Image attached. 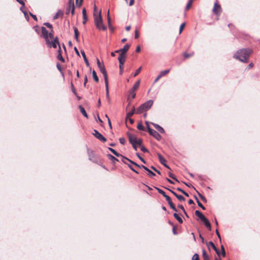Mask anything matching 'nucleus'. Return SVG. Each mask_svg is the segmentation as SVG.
Returning a JSON list of instances; mask_svg holds the SVG:
<instances>
[{"mask_svg": "<svg viewBox=\"0 0 260 260\" xmlns=\"http://www.w3.org/2000/svg\"><path fill=\"white\" fill-rule=\"evenodd\" d=\"M151 124L153 125V126L155 128V129L159 132L160 134H162V127H161L157 124L151 122Z\"/></svg>", "mask_w": 260, "mask_h": 260, "instance_id": "19", "label": "nucleus"}, {"mask_svg": "<svg viewBox=\"0 0 260 260\" xmlns=\"http://www.w3.org/2000/svg\"><path fill=\"white\" fill-rule=\"evenodd\" d=\"M169 173V177L172 178V179L175 180L176 181H177V179L176 178H175V177L174 176V175L172 173H171L170 172H168Z\"/></svg>", "mask_w": 260, "mask_h": 260, "instance_id": "47", "label": "nucleus"}, {"mask_svg": "<svg viewBox=\"0 0 260 260\" xmlns=\"http://www.w3.org/2000/svg\"><path fill=\"white\" fill-rule=\"evenodd\" d=\"M148 133L150 135L152 136L157 140H160L161 139V136L159 134L160 133L158 132V131H156L152 129H149V131L148 132Z\"/></svg>", "mask_w": 260, "mask_h": 260, "instance_id": "10", "label": "nucleus"}, {"mask_svg": "<svg viewBox=\"0 0 260 260\" xmlns=\"http://www.w3.org/2000/svg\"><path fill=\"white\" fill-rule=\"evenodd\" d=\"M191 260H199V255L197 253H195L192 257Z\"/></svg>", "mask_w": 260, "mask_h": 260, "instance_id": "41", "label": "nucleus"}, {"mask_svg": "<svg viewBox=\"0 0 260 260\" xmlns=\"http://www.w3.org/2000/svg\"><path fill=\"white\" fill-rule=\"evenodd\" d=\"M140 147L141 150L142 151H143V152H147L148 151L147 149L146 148H145L143 146H142V145H141V146H140Z\"/></svg>", "mask_w": 260, "mask_h": 260, "instance_id": "49", "label": "nucleus"}, {"mask_svg": "<svg viewBox=\"0 0 260 260\" xmlns=\"http://www.w3.org/2000/svg\"><path fill=\"white\" fill-rule=\"evenodd\" d=\"M59 14V12H58L57 13H56L55 14V15L53 17L54 19H56L58 18Z\"/></svg>", "mask_w": 260, "mask_h": 260, "instance_id": "61", "label": "nucleus"}, {"mask_svg": "<svg viewBox=\"0 0 260 260\" xmlns=\"http://www.w3.org/2000/svg\"><path fill=\"white\" fill-rule=\"evenodd\" d=\"M119 142L121 144H124L125 143V139L123 138H120L119 139Z\"/></svg>", "mask_w": 260, "mask_h": 260, "instance_id": "52", "label": "nucleus"}, {"mask_svg": "<svg viewBox=\"0 0 260 260\" xmlns=\"http://www.w3.org/2000/svg\"><path fill=\"white\" fill-rule=\"evenodd\" d=\"M109 149L110 151L116 156L119 157L121 156V155L119 154L118 152H117L114 149L111 148H109Z\"/></svg>", "mask_w": 260, "mask_h": 260, "instance_id": "32", "label": "nucleus"}, {"mask_svg": "<svg viewBox=\"0 0 260 260\" xmlns=\"http://www.w3.org/2000/svg\"><path fill=\"white\" fill-rule=\"evenodd\" d=\"M172 192L180 201H185V199L182 196L178 195L175 192Z\"/></svg>", "mask_w": 260, "mask_h": 260, "instance_id": "27", "label": "nucleus"}, {"mask_svg": "<svg viewBox=\"0 0 260 260\" xmlns=\"http://www.w3.org/2000/svg\"><path fill=\"white\" fill-rule=\"evenodd\" d=\"M49 33V32H48L45 27H42V34L46 42H49V39H48V34Z\"/></svg>", "mask_w": 260, "mask_h": 260, "instance_id": "14", "label": "nucleus"}, {"mask_svg": "<svg viewBox=\"0 0 260 260\" xmlns=\"http://www.w3.org/2000/svg\"><path fill=\"white\" fill-rule=\"evenodd\" d=\"M164 197H165L166 200L168 201V203L169 204L171 208L172 209H173L174 211H177L175 206L173 205V204L171 202L170 198L168 196L165 194L164 192Z\"/></svg>", "mask_w": 260, "mask_h": 260, "instance_id": "15", "label": "nucleus"}, {"mask_svg": "<svg viewBox=\"0 0 260 260\" xmlns=\"http://www.w3.org/2000/svg\"><path fill=\"white\" fill-rule=\"evenodd\" d=\"M173 215L179 223H182L183 222L182 218L179 216V215L178 214L175 213Z\"/></svg>", "mask_w": 260, "mask_h": 260, "instance_id": "28", "label": "nucleus"}, {"mask_svg": "<svg viewBox=\"0 0 260 260\" xmlns=\"http://www.w3.org/2000/svg\"><path fill=\"white\" fill-rule=\"evenodd\" d=\"M153 101L149 100L141 105L136 111V113L140 114L144 111L148 110L152 106Z\"/></svg>", "mask_w": 260, "mask_h": 260, "instance_id": "4", "label": "nucleus"}, {"mask_svg": "<svg viewBox=\"0 0 260 260\" xmlns=\"http://www.w3.org/2000/svg\"><path fill=\"white\" fill-rule=\"evenodd\" d=\"M19 4H21L23 7H24L25 4L23 0H16Z\"/></svg>", "mask_w": 260, "mask_h": 260, "instance_id": "57", "label": "nucleus"}, {"mask_svg": "<svg viewBox=\"0 0 260 260\" xmlns=\"http://www.w3.org/2000/svg\"><path fill=\"white\" fill-rule=\"evenodd\" d=\"M96 63L99 69H100V72L103 74L104 77V80H107L108 79V75L107 72L106 71L105 66L103 62H101L100 60L98 58H96Z\"/></svg>", "mask_w": 260, "mask_h": 260, "instance_id": "5", "label": "nucleus"}, {"mask_svg": "<svg viewBox=\"0 0 260 260\" xmlns=\"http://www.w3.org/2000/svg\"><path fill=\"white\" fill-rule=\"evenodd\" d=\"M92 77L94 79V80L98 82L99 81V78L96 75V72L94 70L92 71Z\"/></svg>", "mask_w": 260, "mask_h": 260, "instance_id": "29", "label": "nucleus"}, {"mask_svg": "<svg viewBox=\"0 0 260 260\" xmlns=\"http://www.w3.org/2000/svg\"><path fill=\"white\" fill-rule=\"evenodd\" d=\"M107 20H108L109 27L110 28L111 19H110V15H109V11H108V13H107Z\"/></svg>", "mask_w": 260, "mask_h": 260, "instance_id": "38", "label": "nucleus"}, {"mask_svg": "<svg viewBox=\"0 0 260 260\" xmlns=\"http://www.w3.org/2000/svg\"><path fill=\"white\" fill-rule=\"evenodd\" d=\"M198 203V206L200 207H201L202 209H203V210L205 209V207L202 204V203L199 201H198V203Z\"/></svg>", "mask_w": 260, "mask_h": 260, "instance_id": "46", "label": "nucleus"}, {"mask_svg": "<svg viewBox=\"0 0 260 260\" xmlns=\"http://www.w3.org/2000/svg\"><path fill=\"white\" fill-rule=\"evenodd\" d=\"M126 58L123 57H119L118 58V60L119 63V74L122 75L123 73V64L125 61Z\"/></svg>", "mask_w": 260, "mask_h": 260, "instance_id": "8", "label": "nucleus"}, {"mask_svg": "<svg viewBox=\"0 0 260 260\" xmlns=\"http://www.w3.org/2000/svg\"><path fill=\"white\" fill-rule=\"evenodd\" d=\"M139 37V32L137 30H136L135 32V38L138 39Z\"/></svg>", "mask_w": 260, "mask_h": 260, "instance_id": "54", "label": "nucleus"}, {"mask_svg": "<svg viewBox=\"0 0 260 260\" xmlns=\"http://www.w3.org/2000/svg\"><path fill=\"white\" fill-rule=\"evenodd\" d=\"M128 167H129V168L134 172H136V173H138V172L137 171H136L135 169H134V168H133L132 167L131 165H128Z\"/></svg>", "mask_w": 260, "mask_h": 260, "instance_id": "62", "label": "nucleus"}, {"mask_svg": "<svg viewBox=\"0 0 260 260\" xmlns=\"http://www.w3.org/2000/svg\"><path fill=\"white\" fill-rule=\"evenodd\" d=\"M203 258L209 257V256L206 253V252L205 249H203Z\"/></svg>", "mask_w": 260, "mask_h": 260, "instance_id": "45", "label": "nucleus"}, {"mask_svg": "<svg viewBox=\"0 0 260 260\" xmlns=\"http://www.w3.org/2000/svg\"><path fill=\"white\" fill-rule=\"evenodd\" d=\"M213 249L215 251L216 253H217V255H219L220 254V253H219V251L218 250V249H217V248L216 247L215 245H214L213 247H212Z\"/></svg>", "mask_w": 260, "mask_h": 260, "instance_id": "48", "label": "nucleus"}, {"mask_svg": "<svg viewBox=\"0 0 260 260\" xmlns=\"http://www.w3.org/2000/svg\"><path fill=\"white\" fill-rule=\"evenodd\" d=\"M178 207H179V208H180L181 209H182V211H183V212L184 213V214H186V212H185V209H184V207H183V206H182V205H179V206H178Z\"/></svg>", "mask_w": 260, "mask_h": 260, "instance_id": "59", "label": "nucleus"}, {"mask_svg": "<svg viewBox=\"0 0 260 260\" xmlns=\"http://www.w3.org/2000/svg\"><path fill=\"white\" fill-rule=\"evenodd\" d=\"M109 156L110 159L112 161H113L114 162L115 161H118V160L116 158H115V157H114V156H112V155H110H110H109Z\"/></svg>", "mask_w": 260, "mask_h": 260, "instance_id": "40", "label": "nucleus"}, {"mask_svg": "<svg viewBox=\"0 0 260 260\" xmlns=\"http://www.w3.org/2000/svg\"><path fill=\"white\" fill-rule=\"evenodd\" d=\"M142 68L140 67L135 72V73L133 75L134 77L137 76L141 71Z\"/></svg>", "mask_w": 260, "mask_h": 260, "instance_id": "35", "label": "nucleus"}, {"mask_svg": "<svg viewBox=\"0 0 260 260\" xmlns=\"http://www.w3.org/2000/svg\"><path fill=\"white\" fill-rule=\"evenodd\" d=\"M162 76V72H160L159 75L157 77V78L154 81L153 84L155 83L156 82L158 81V80Z\"/></svg>", "mask_w": 260, "mask_h": 260, "instance_id": "37", "label": "nucleus"}, {"mask_svg": "<svg viewBox=\"0 0 260 260\" xmlns=\"http://www.w3.org/2000/svg\"><path fill=\"white\" fill-rule=\"evenodd\" d=\"M87 154L88 156V158L90 160L92 161L94 163H98V158H96V156L95 155V154H94L92 150L88 149Z\"/></svg>", "mask_w": 260, "mask_h": 260, "instance_id": "7", "label": "nucleus"}, {"mask_svg": "<svg viewBox=\"0 0 260 260\" xmlns=\"http://www.w3.org/2000/svg\"><path fill=\"white\" fill-rule=\"evenodd\" d=\"M74 34H75V38L76 39V40L78 42L79 41V39H78V36H79V31H78V29L74 27Z\"/></svg>", "mask_w": 260, "mask_h": 260, "instance_id": "24", "label": "nucleus"}, {"mask_svg": "<svg viewBox=\"0 0 260 260\" xmlns=\"http://www.w3.org/2000/svg\"><path fill=\"white\" fill-rule=\"evenodd\" d=\"M93 16L96 27L100 30H105L106 27L103 24L101 11L97 14L93 13Z\"/></svg>", "mask_w": 260, "mask_h": 260, "instance_id": "2", "label": "nucleus"}, {"mask_svg": "<svg viewBox=\"0 0 260 260\" xmlns=\"http://www.w3.org/2000/svg\"><path fill=\"white\" fill-rule=\"evenodd\" d=\"M48 39H49L50 41H52V40H53V39H54L53 38V34L52 32H49L48 34Z\"/></svg>", "mask_w": 260, "mask_h": 260, "instance_id": "42", "label": "nucleus"}, {"mask_svg": "<svg viewBox=\"0 0 260 260\" xmlns=\"http://www.w3.org/2000/svg\"><path fill=\"white\" fill-rule=\"evenodd\" d=\"M216 234L218 238L219 239V240H221V237H220V235L217 229L216 230Z\"/></svg>", "mask_w": 260, "mask_h": 260, "instance_id": "60", "label": "nucleus"}, {"mask_svg": "<svg viewBox=\"0 0 260 260\" xmlns=\"http://www.w3.org/2000/svg\"><path fill=\"white\" fill-rule=\"evenodd\" d=\"M192 1L193 0H189V1L188 2L187 5H186V10H188L190 7H191V5H192Z\"/></svg>", "mask_w": 260, "mask_h": 260, "instance_id": "34", "label": "nucleus"}, {"mask_svg": "<svg viewBox=\"0 0 260 260\" xmlns=\"http://www.w3.org/2000/svg\"><path fill=\"white\" fill-rule=\"evenodd\" d=\"M213 11L216 15H219L221 12V7L217 3L214 4Z\"/></svg>", "mask_w": 260, "mask_h": 260, "instance_id": "13", "label": "nucleus"}, {"mask_svg": "<svg viewBox=\"0 0 260 260\" xmlns=\"http://www.w3.org/2000/svg\"><path fill=\"white\" fill-rule=\"evenodd\" d=\"M74 51H75V52H76V54H77L78 56H80L79 52V51L78 50V49H77V47H74Z\"/></svg>", "mask_w": 260, "mask_h": 260, "instance_id": "58", "label": "nucleus"}, {"mask_svg": "<svg viewBox=\"0 0 260 260\" xmlns=\"http://www.w3.org/2000/svg\"><path fill=\"white\" fill-rule=\"evenodd\" d=\"M121 157V161L122 162H123L125 164H127L126 162V161H128L129 162H130L131 164H134V165L136 166H138V167H141L140 166H139V165H138L136 163L134 162V161L129 160V159L127 158L126 157H124L122 155L120 156Z\"/></svg>", "mask_w": 260, "mask_h": 260, "instance_id": "16", "label": "nucleus"}, {"mask_svg": "<svg viewBox=\"0 0 260 260\" xmlns=\"http://www.w3.org/2000/svg\"><path fill=\"white\" fill-rule=\"evenodd\" d=\"M44 25H45L47 27L52 29V25L49 23H45Z\"/></svg>", "mask_w": 260, "mask_h": 260, "instance_id": "53", "label": "nucleus"}, {"mask_svg": "<svg viewBox=\"0 0 260 260\" xmlns=\"http://www.w3.org/2000/svg\"><path fill=\"white\" fill-rule=\"evenodd\" d=\"M252 50L250 49L238 50L234 55V57L243 62H247Z\"/></svg>", "mask_w": 260, "mask_h": 260, "instance_id": "1", "label": "nucleus"}, {"mask_svg": "<svg viewBox=\"0 0 260 260\" xmlns=\"http://www.w3.org/2000/svg\"><path fill=\"white\" fill-rule=\"evenodd\" d=\"M195 214L202 221L206 219V217L199 210L195 211Z\"/></svg>", "mask_w": 260, "mask_h": 260, "instance_id": "17", "label": "nucleus"}, {"mask_svg": "<svg viewBox=\"0 0 260 260\" xmlns=\"http://www.w3.org/2000/svg\"><path fill=\"white\" fill-rule=\"evenodd\" d=\"M69 8L71 9V13L72 15L74 14V5L73 3H69Z\"/></svg>", "mask_w": 260, "mask_h": 260, "instance_id": "31", "label": "nucleus"}, {"mask_svg": "<svg viewBox=\"0 0 260 260\" xmlns=\"http://www.w3.org/2000/svg\"><path fill=\"white\" fill-rule=\"evenodd\" d=\"M79 108L80 110L81 113L83 115V116L84 117L87 118L88 116H87V114L84 108L83 107H82L81 106H79Z\"/></svg>", "mask_w": 260, "mask_h": 260, "instance_id": "23", "label": "nucleus"}, {"mask_svg": "<svg viewBox=\"0 0 260 260\" xmlns=\"http://www.w3.org/2000/svg\"><path fill=\"white\" fill-rule=\"evenodd\" d=\"M128 139L130 143L132 144L133 148L137 150V148L141 146L142 141L141 139L137 138L133 135H128Z\"/></svg>", "mask_w": 260, "mask_h": 260, "instance_id": "3", "label": "nucleus"}, {"mask_svg": "<svg viewBox=\"0 0 260 260\" xmlns=\"http://www.w3.org/2000/svg\"><path fill=\"white\" fill-rule=\"evenodd\" d=\"M158 157L160 163L162 164V156H161L160 154H158Z\"/></svg>", "mask_w": 260, "mask_h": 260, "instance_id": "63", "label": "nucleus"}, {"mask_svg": "<svg viewBox=\"0 0 260 260\" xmlns=\"http://www.w3.org/2000/svg\"><path fill=\"white\" fill-rule=\"evenodd\" d=\"M185 25V23H184H184H182V24H181V25L180 26V28H179V34H180L182 32V30H183V28H184V27Z\"/></svg>", "mask_w": 260, "mask_h": 260, "instance_id": "36", "label": "nucleus"}, {"mask_svg": "<svg viewBox=\"0 0 260 260\" xmlns=\"http://www.w3.org/2000/svg\"><path fill=\"white\" fill-rule=\"evenodd\" d=\"M198 194H199V196L200 198H201V199L203 201H204V202H207V200H206V198H205L203 196H202V195L201 193H200L199 192H198Z\"/></svg>", "mask_w": 260, "mask_h": 260, "instance_id": "44", "label": "nucleus"}, {"mask_svg": "<svg viewBox=\"0 0 260 260\" xmlns=\"http://www.w3.org/2000/svg\"><path fill=\"white\" fill-rule=\"evenodd\" d=\"M178 190L180 191H181L182 193H183L185 196L186 197H189V194L188 193H187L186 192H185V191H184L183 190H182V189L181 188H178Z\"/></svg>", "mask_w": 260, "mask_h": 260, "instance_id": "43", "label": "nucleus"}, {"mask_svg": "<svg viewBox=\"0 0 260 260\" xmlns=\"http://www.w3.org/2000/svg\"><path fill=\"white\" fill-rule=\"evenodd\" d=\"M207 245L208 247V248H209V246H210L212 247L215 245L212 242L210 241L208 243H207Z\"/></svg>", "mask_w": 260, "mask_h": 260, "instance_id": "55", "label": "nucleus"}, {"mask_svg": "<svg viewBox=\"0 0 260 260\" xmlns=\"http://www.w3.org/2000/svg\"><path fill=\"white\" fill-rule=\"evenodd\" d=\"M93 135L100 141L104 142L106 141V139L98 131L94 130Z\"/></svg>", "mask_w": 260, "mask_h": 260, "instance_id": "11", "label": "nucleus"}, {"mask_svg": "<svg viewBox=\"0 0 260 260\" xmlns=\"http://www.w3.org/2000/svg\"><path fill=\"white\" fill-rule=\"evenodd\" d=\"M82 14H83V23L85 24L86 23V21L87 20V16H86L85 9H83V10H82Z\"/></svg>", "mask_w": 260, "mask_h": 260, "instance_id": "22", "label": "nucleus"}, {"mask_svg": "<svg viewBox=\"0 0 260 260\" xmlns=\"http://www.w3.org/2000/svg\"><path fill=\"white\" fill-rule=\"evenodd\" d=\"M193 53H187L184 52V53H183V55L184 58H188L192 56L193 55Z\"/></svg>", "mask_w": 260, "mask_h": 260, "instance_id": "33", "label": "nucleus"}, {"mask_svg": "<svg viewBox=\"0 0 260 260\" xmlns=\"http://www.w3.org/2000/svg\"><path fill=\"white\" fill-rule=\"evenodd\" d=\"M141 51V48L139 46H137L136 49L137 52H139Z\"/></svg>", "mask_w": 260, "mask_h": 260, "instance_id": "64", "label": "nucleus"}, {"mask_svg": "<svg viewBox=\"0 0 260 260\" xmlns=\"http://www.w3.org/2000/svg\"><path fill=\"white\" fill-rule=\"evenodd\" d=\"M141 80H138L134 84L132 88L129 90V95L132 96L133 99H134L136 96L135 91L138 89L140 86Z\"/></svg>", "mask_w": 260, "mask_h": 260, "instance_id": "6", "label": "nucleus"}, {"mask_svg": "<svg viewBox=\"0 0 260 260\" xmlns=\"http://www.w3.org/2000/svg\"><path fill=\"white\" fill-rule=\"evenodd\" d=\"M141 167L147 172V175L150 177H153L155 176V174L145 166H142Z\"/></svg>", "mask_w": 260, "mask_h": 260, "instance_id": "20", "label": "nucleus"}, {"mask_svg": "<svg viewBox=\"0 0 260 260\" xmlns=\"http://www.w3.org/2000/svg\"><path fill=\"white\" fill-rule=\"evenodd\" d=\"M145 124L146 125L148 132H149V129H151L150 128V125H149V122L148 121H145Z\"/></svg>", "mask_w": 260, "mask_h": 260, "instance_id": "50", "label": "nucleus"}, {"mask_svg": "<svg viewBox=\"0 0 260 260\" xmlns=\"http://www.w3.org/2000/svg\"><path fill=\"white\" fill-rule=\"evenodd\" d=\"M202 221L204 222V223L205 224V226L207 228H208L209 230L211 229L210 223L209 222V220L207 218L205 219V220H204Z\"/></svg>", "mask_w": 260, "mask_h": 260, "instance_id": "26", "label": "nucleus"}, {"mask_svg": "<svg viewBox=\"0 0 260 260\" xmlns=\"http://www.w3.org/2000/svg\"><path fill=\"white\" fill-rule=\"evenodd\" d=\"M49 47H52L54 48L57 47V45L58 44V40L57 38H55L53 40L50 41L48 42H46Z\"/></svg>", "mask_w": 260, "mask_h": 260, "instance_id": "12", "label": "nucleus"}, {"mask_svg": "<svg viewBox=\"0 0 260 260\" xmlns=\"http://www.w3.org/2000/svg\"><path fill=\"white\" fill-rule=\"evenodd\" d=\"M106 89V97L108 100V101L110 102V98L109 93V87H108V80L105 81Z\"/></svg>", "mask_w": 260, "mask_h": 260, "instance_id": "18", "label": "nucleus"}, {"mask_svg": "<svg viewBox=\"0 0 260 260\" xmlns=\"http://www.w3.org/2000/svg\"><path fill=\"white\" fill-rule=\"evenodd\" d=\"M129 47V45L126 44L122 48L120 49V51H121V53H120L119 57H122L123 58H126V53L128 50Z\"/></svg>", "mask_w": 260, "mask_h": 260, "instance_id": "9", "label": "nucleus"}, {"mask_svg": "<svg viewBox=\"0 0 260 260\" xmlns=\"http://www.w3.org/2000/svg\"><path fill=\"white\" fill-rule=\"evenodd\" d=\"M23 7H23L22 6V7L20 8V10L23 13L24 15H25V17L26 18L27 17V13H26V12L25 11L23 10Z\"/></svg>", "mask_w": 260, "mask_h": 260, "instance_id": "51", "label": "nucleus"}, {"mask_svg": "<svg viewBox=\"0 0 260 260\" xmlns=\"http://www.w3.org/2000/svg\"><path fill=\"white\" fill-rule=\"evenodd\" d=\"M136 155L143 162L145 163L144 159L140 156L139 153H136Z\"/></svg>", "mask_w": 260, "mask_h": 260, "instance_id": "56", "label": "nucleus"}, {"mask_svg": "<svg viewBox=\"0 0 260 260\" xmlns=\"http://www.w3.org/2000/svg\"><path fill=\"white\" fill-rule=\"evenodd\" d=\"M137 128L139 130L143 131L144 129V127L142 123H139L137 125Z\"/></svg>", "mask_w": 260, "mask_h": 260, "instance_id": "39", "label": "nucleus"}, {"mask_svg": "<svg viewBox=\"0 0 260 260\" xmlns=\"http://www.w3.org/2000/svg\"><path fill=\"white\" fill-rule=\"evenodd\" d=\"M81 53L83 57V59H84V60L86 63V65L87 66V67H89V62L86 58V56L85 55V53L84 52V51L83 50H81Z\"/></svg>", "mask_w": 260, "mask_h": 260, "instance_id": "21", "label": "nucleus"}, {"mask_svg": "<svg viewBox=\"0 0 260 260\" xmlns=\"http://www.w3.org/2000/svg\"><path fill=\"white\" fill-rule=\"evenodd\" d=\"M60 52H61L60 47H59V49L58 50V54L57 55V58H58V59L60 60L62 62H64V60L63 57L62 56Z\"/></svg>", "mask_w": 260, "mask_h": 260, "instance_id": "25", "label": "nucleus"}, {"mask_svg": "<svg viewBox=\"0 0 260 260\" xmlns=\"http://www.w3.org/2000/svg\"><path fill=\"white\" fill-rule=\"evenodd\" d=\"M135 111V108L133 107L132 110L127 113L126 118L127 119L128 117H131L134 114Z\"/></svg>", "mask_w": 260, "mask_h": 260, "instance_id": "30", "label": "nucleus"}]
</instances>
